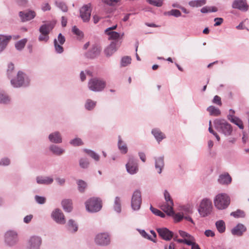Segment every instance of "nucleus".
Listing matches in <instances>:
<instances>
[{
    "instance_id": "1",
    "label": "nucleus",
    "mask_w": 249,
    "mask_h": 249,
    "mask_svg": "<svg viewBox=\"0 0 249 249\" xmlns=\"http://www.w3.org/2000/svg\"><path fill=\"white\" fill-rule=\"evenodd\" d=\"M213 124L214 128L218 132L224 134L225 136L231 135L232 126L225 120L216 119L213 121Z\"/></svg>"
},
{
    "instance_id": "2",
    "label": "nucleus",
    "mask_w": 249,
    "mask_h": 249,
    "mask_svg": "<svg viewBox=\"0 0 249 249\" xmlns=\"http://www.w3.org/2000/svg\"><path fill=\"white\" fill-rule=\"evenodd\" d=\"M56 24V21L52 20L47 22L42 25L39 29L40 33L38 39L39 41L47 42L49 39V34L53 29Z\"/></svg>"
},
{
    "instance_id": "3",
    "label": "nucleus",
    "mask_w": 249,
    "mask_h": 249,
    "mask_svg": "<svg viewBox=\"0 0 249 249\" xmlns=\"http://www.w3.org/2000/svg\"><path fill=\"white\" fill-rule=\"evenodd\" d=\"M231 199L228 195L224 193L217 195L214 198L213 203L216 208L222 210L228 208Z\"/></svg>"
},
{
    "instance_id": "4",
    "label": "nucleus",
    "mask_w": 249,
    "mask_h": 249,
    "mask_svg": "<svg viewBox=\"0 0 249 249\" xmlns=\"http://www.w3.org/2000/svg\"><path fill=\"white\" fill-rule=\"evenodd\" d=\"M30 81L29 77L21 71L18 72L15 78H11V84L15 88L27 87L29 85Z\"/></svg>"
},
{
    "instance_id": "5",
    "label": "nucleus",
    "mask_w": 249,
    "mask_h": 249,
    "mask_svg": "<svg viewBox=\"0 0 249 249\" xmlns=\"http://www.w3.org/2000/svg\"><path fill=\"white\" fill-rule=\"evenodd\" d=\"M212 207V201L208 198H204L200 203L198 211L202 217H206L210 214Z\"/></svg>"
},
{
    "instance_id": "6",
    "label": "nucleus",
    "mask_w": 249,
    "mask_h": 249,
    "mask_svg": "<svg viewBox=\"0 0 249 249\" xmlns=\"http://www.w3.org/2000/svg\"><path fill=\"white\" fill-rule=\"evenodd\" d=\"M102 207V201L98 198H91L86 202V209L89 212H97L101 210Z\"/></svg>"
},
{
    "instance_id": "7",
    "label": "nucleus",
    "mask_w": 249,
    "mask_h": 249,
    "mask_svg": "<svg viewBox=\"0 0 249 249\" xmlns=\"http://www.w3.org/2000/svg\"><path fill=\"white\" fill-rule=\"evenodd\" d=\"M106 85V83L105 81L97 78L91 79L88 83L89 89L94 92L102 91L105 88Z\"/></svg>"
},
{
    "instance_id": "8",
    "label": "nucleus",
    "mask_w": 249,
    "mask_h": 249,
    "mask_svg": "<svg viewBox=\"0 0 249 249\" xmlns=\"http://www.w3.org/2000/svg\"><path fill=\"white\" fill-rule=\"evenodd\" d=\"M18 241L17 232L15 231L10 230L6 231L4 234V242L9 247H13Z\"/></svg>"
},
{
    "instance_id": "9",
    "label": "nucleus",
    "mask_w": 249,
    "mask_h": 249,
    "mask_svg": "<svg viewBox=\"0 0 249 249\" xmlns=\"http://www.w3.org/2000/svg\"><path fill=\"white\" fill-rule=\"evenodd\" d=\"M142 203L141 193L139 190H136L134 192L131 202L132 209L134 211H138L140 209Z\"/></svg>"
},
{
    "instance_id": "10",
    "label": "nucleus",
    "mask_w": 249,
    "mask_h": 249,
    "mask_svg": "<svg viewBox=\"0 0 249 249\" xmlns=\"http://www.w3.org/2000/svg\"><path fill=\"white\" fill-rule=\"evenodd\" d=\"M91 4L89 3L83 5L80 9V17L84 22L89 21L91 16Z\"/></svg>"
},
{
    "instance_id": "11",
    "label": "nucleus",
    "mask_w": 249,
    "mask_h": 249,
    "mask_svg": "<svg viewBox=\"0 0 249 249\" xmlns=\"http://www.w3.org/2000/svg\"><path fill=\"white\" fill-rule=\"evenodd\" d=\"M51 217L57 224L64 225L66 223V219L62 211L58 209H55L51 213Z\"/></svg>"
},
{
    "instance_id": "12",
    "label": "nucleus",
    "mask_w": 249,
    "mask_h": 249,
    "mask_svg": "<svg viewBox=\"0 0 249 249\" xmlns=\"http://www.w3.org/2000/svg\"><path fill=\"white\" fill-rule=\"evenodd\" d=\"M94 241L97 245L107 246L110 243V237L107 233H100L96 235Z\"/></svg>"
},
{
    "instance_id": "13",
    "label": "nucleus",
    "mask_w": 249,
    "mask_h": 249,
    "mask_svg": "<svg viewBox=\"0 0 249 249\" xmlns=\"http://www.w3.org/2000/svg\"><path fill=\"white\" fill-rule=\"evenodd\" d=\"M42 238L38 236H31L27 243V249H40Z\"/></svg>"
},
{
    "instance_id": "14",
    "label": "nucleus",
    "mask_w": 249,
    "mask_h": 249,
    "mask_svg": "<svg viewBox=\"0 0 249 249\" xmlns=\"http://www.w3.org/2000/svg\"><path fill=\"white\" fill-rule=\"evenodd\" d=\"M156 231L160 237L165 241H170L174 236V232L166 228H157Z\"/></svg>"
},
{
    "instance_id": "15",
    "label": "nucleus",
    "mask_w": 249,
    "mask_h": 249,
    "mask_svg": "<svg viewBox=\"0 0 249 249\" xmlns=\"http://www.w3.org/2000/svg\"><path fill=\"white\" fill-rule=\"evenodd\" d=\"M126 170L131 175L136 174L138 171V161L133 157H130L125 165Z\"/></svg>"
},
{
    "instance_id": "16",
    "label": "nucleus",
    "mask_w": 249,
    "mask_h": 249,
    "mask_svg": "<svg viewBox=\"0 0 249 249\" xmlns=\"http://www.w3.org/2000/svg\"><path fill=\"white\" fill-rule=\"evenodd\" d=\"M36 16L35 12L32 10L20 11L19 12V16L22 22L30 20L33 19Z\"/></svg>"
},
{
    "instance_id": "17",
    "label": "nucleus",
    "mask_w": 249,
    "mask_h": 249,
    "mask_svg": "<svg viewBox=\"0 0 249 249\" xmlns=\"http://www.w3.org/2000/svg\"><path fill=\"white\" fill-rule=\"evenodd\" d=\"M232 7L240 10L246 11L248 10V4L246 0H234L232 4Z\"/></svg>"
},
{
    "instance_id": "18",
    "label": "nucleus",
    "mask_w": 249,
    "mask_h": 249,
    "mask_svg": "<svg viewBox=\"0 0 249 249\" xmlns=\"http://www.w3.org/2000/svg\"><path fill=\"white\" fill-rule=\"evenodd\" d=\"M164 196L166 203L168 204L167 207L170 209V211L169 213H167V215H173L174 214V211L173 210L174 202L169 193L167 190L164 191Z\"/></svg>"
},
{
    "instance_id": "19",
    "label": "nucleus",
    "mask_w": 249,
    "mask_h": 249,
    "mask_svg": "<svg viewBox=\"0 0 249 249\" xmlns=\"http://www.w3.org/2000/svg\"><path fill=\"white\" fill-rule=\"evenodd\" d=\"M246 230L247 228L243 224L239 223L231 230V232L234 236H241Z\"/></svg>"
},
{
    "instance_id": "20",
    "label": "nucleus",
    "mask_w": 249,
    "mask_h": 249,
    "mask_svg": "<svg viewBox=\"0 0 249 249\" xmlns=\"http://www.w3.org/2000/svg\"><path fill=\"white\" fill-rule=\"evenodd\" d=\"M101 52L100 48L97 45H93L92 48L86 53L87 57L89 58H94L98 56Z\"/></svg>"
},
{
    "instance_id": "21",
    "label": "nucleus",
    "mask_w": 249,
    "mask_h": 249,
    "mask_svg": "<svg viewBox=\"0 0 249 249\" xmlns=\"http://www.w3.org/2000/svg\"><path fill=\"white\" fill-rule=\"evenodd\" d=\"M164 166V157L155 158V167L159 174H160Z\"/></svg>"
},
{
    "instance_id": "22",
    "label": "nucleus",
    "mask_w": 249,
    "mask_h": 249,
    "mask_svg": "<svg viewBox=\"0 0 249 249\" xmlns=\"http://www.w3.org/2000/svg\"><path fill=\"white\" fill-rule=\"evenodd\" d=\"M48 138L51 142L54 143H60L62 141L61 134L58 131L51 133Z\"/></svg>"
},
{
    "instance_id": "23",
    "label": "nucleus",
    "mask_w": 249,
    "mask_h": 249,
    "mask_svg": "<svg viewBox=\"0 0 249 249\" xmlns=\"http://www.w3.org/2000/svg\"><path fill=\"white\" fill-rule=\"evenodd\" d=\"M11 38V36L0 35V53L6 48Z\"/></svg>"
},
{
    "instance_id": "24",
    "label": "nucleus",
    "mask_w": 249,
    "mask_h": 249,
    "mask_svg": "<svg viewBox=\"0 0 249 249\" xmlns=\"http://www.w3.org/2000/svg\"><path fill=\"white\" fill-rule=\"evenodd\" d=\"M117 42L116 41L111 42L110 45L108 46L105 50L104 52L105 54L107 56H111L117 51Z\"/></svg>"
},
{
    "instance_id": "25",
    "label": "nucleus",
    "mask_w": 249,
    "mask_h": 249,
    "mask_svg": "<svg viewBox=\"0 0 249 249\" xmlns=\"http://www.w3.org/2000/svg\"><path fill=\"white\" fill-rule=\"evenodd\" d=\"M36 182L39 184L49 185L53 182L52 178L49 177L37 176L36 178Z\"/></svg>"
},
{
    "instance_id": "26",
    "label": "nucleus",
    "mask_w": 249,
    "mask_h": 249,
    "mask_svg": "<svg viewBox=\"0 0 249 249\" xmlns=\"http://www.w3.org/2000/svg\"><path fill=\"white\" fill-rule=\"evenodd\" d=\"M228 119L232 123L236 124L239 128L243 129L244 125L242 121L238 117L234 116L233 114H229Z\"/></svg>"
},
{
    "instance_id": "27",
    "label": "nucleus",
    "mask_w": 249,
    "mask_h": 249,
    "mask_svg": "<svg viewBox=\"0 0 249 249\" xmlns=\"http://www.w3.org/2000/svg\"><path fill=\"white\" fill-rule=\"evenodd\" d=\"M218 181L221 184H229L231 182V178L228 173L220 175Z\"/></svg>"
},
{
    "instance_id": "28",
    "label": "nucleus",
    "mask_w": 249,
    "mask_h": 249,
    "mask_svg": "<svg viewBox=\"0 0 249 249\" xmlns=\"http://www.w3.org/2000/svg\"><path fill=\"white\" fill-rule=\"evenodd\" d=\"M62 206L65 212H71L72 210V202L70 199H64L61 202Z\"/></svg>"
},
{
    "instance_id": "29",
    "label": "nucleus",
    "mask_w": 249,
    "mask_h": 249,
    "mask_svg": "<svg viewBox=\"0 0 249 249\" xmlns=\"http://www.w3.org/2000/svg\"><path fill=\"white\" fill-rule=\"evenodd\" d=\"M152 133L159 143L165 138V135L159 129H153Z\"/></svg>"
},
{
    "instance_id": "30",
    "label": "nucleus",
    "mask_w": 249,
    "mask_h": 249,
    "mask_svg": "<svg viewBox=\"0 0 249 249\" xmlns=\"http://www.w3.org/2000/svg\"><path fill=\"white\" fill-rule=\"evenodd\" d=\"M49 149L53 154L57 156L61 155L65 152V150L64 149L54 144L51 145L49 147Z\"/></svg>"
},
{
    "instance_id": "31",
    "label": "nucleus",
    "mask_w": 249,
    "mask_h": 249,
    "mask_svg": "<svg viewBox=\"0 0 249 249\" xmlns=\"http://www.w3.org/2000/svg\"><path fill=\"white\" fill-rule=\"evenodd\" d=\"M118 139V146L119 150L121 151L122 153L126 154L128 150L126 144L123 142L120 136H119Z\"/></svg>"
},
{
    "instance_id": "32",
    "label": "nucleus",
    "mask_w": 249,
    "mask_h": 249,
    "mask_svg": "<svg viewBox=\"0 0 249 249\" xmlns=\"http://www.w3.org/2000/svg\"><path fill=\"white\" fill-rule=\"evenodd\" d=\"M68 229L70 231L75 232L78 230V225L72 219H70L67 224Z\"/></svg>"
},
{
    "instance_id": "33",
    "label": "nucleus",
    "mask_w": 249,
    "mask_h": 249,
    "mask_svg": "<svg viewBox=\"0 0 249 249\" xmlns=\"http://www.w3.org/2000/svg\"><path fill=\"white\" fill-rule=\"evenodd\" d=\"M96 102L88 99L86 101L85 107L88 110H92L95 107Z\"/></svg>"
},
{
    "instance_id": "34",
    "label": "nucleus",
    "mask_w": 249,
    "mask_h": 249,
    "mask_svg": "<svg viewBox=\"0 0 249 249\" xmlns=\"http://www.w3.org/2000/svg\"><path fill=\"white\" fill-rule=\"evenodd\" d=\"M80 167L82 169H87L89 165V161L87 158H81L79 160Z\"/></svg>"
},
{
    "instance_id": "35",
    "label": "nucleus",
    "mask_w": 249,
    "mask_h": 249,
    "mask_svg": "<svg viewBox=\"0 0 249 249\" xmlns=\"http://www.w3.org/2000/svg\"><path fill=\"white\" fill-rule=\"evenodd\" d=\"M207 110L209 111L210 114L212 116H218L221 114L220 110L218 108L213 106L209 107L207 108Z\"/></svg>"
},
{
    "instance_id": "36",
    "label": "nucleus",
    "mask_w": 249,
    "mask_h": 249,
    "mask_svg": "<svg viewBox=\"0 0 249 249\" xmlns=\"http://www.w3.org/2000/svg\"><path fill=\"white\" fill-rule=\"evenodd\" d=\"M113 208L115 211L118 213L121 212V199L119 196H116L114 200Z\"/></svg>"
},
{
    "instance_id": "37",
    "label": "nucleus",
    "mask_w": 249,
    "mask_h": 249,
    "mask_svg": "<svg viewBox=\"0 0 249 249\" xmlns=\"http://www.w3.org/2000/svg\"><path fill=\"white\" fill-rule=\"evenodd\" d=\"M215 226L217 230L220 233H223L225 231V224L223 220H218L216 221Z\"/></svg>"
},
{
    "instance_id": "38",
    "label": "nucleus",
    "mask_w": 249,
    "mask_h": 249,
    "mask_svg": "<svg viewBox=\"0 0 249 249\" xmlns=\"http://www.w3.org/2000/svg\"><path fill=\"white\" fill-rule=\"evenodd\" d=\"M107 35L109 36L108 39L114 40V41L117 42V44H118V39L120 37V34L117 32H110L107 33H106Z\"/></svg>"
},
{
    "instance_id": "39",
    "label": "nucleus",
    "mask_w": 249,
    "mask_h": 249,
    "mask_svg": "<svg viewBox=\"0 0 249 249\" xmlns=\"http://www.w3.org/2000/svg\"><path fill=\"white\" fill-rule=\"evenodd\" d=\"M84 151L95 161L99 160L100 156L94 151L87 149H84Z\"/></svg>"
},
{
    "instance_id": "40",
    "label": "nucleus",
    "mask_w": 249,
    "mask_h": 249,
    "mask_svg": "<svg viewBox=\"0 0 249 249\" xmlns=\"http://www.w3.org/2000/svg\"><path fill=\"white\" fill-rule=\"evenodd\" d=\"M53 44L55 52L56 53L61 54L63 53L64 48L62 46V45L58 43V41H57V39L56 38H55L53 40Z\"/></svg>"
},
{
    "instance_id": "41",
    "label": "nucleus",
    "mask_w": 249,
    "mask_h": 249,
    "mask_svg": "<svg viewBox=\"0 0 249 249\" xmlns=\"http://www.w3.org/2000/svg\"><path fill=\"white\" fill-rule=\"evenodd\" d=\"M217 10V8L215 6H204L201 9L200 12L205 14L210 12H216Z\"/></svg>"
},
{
    "instance_id": "42",
    "label": "nucleus",
    "mask_w": 249,
    "mask_h": 249,
    "mask_svg": "<svg viewBox=\"0 0 249 249\" xmlns=\"http://www.w3.org/2000/svg\"><path fill=\"white\" fill-rule=\"evenodd\" d=\"M231 215L235 218H244L245 217L246 214L243 211L238 209L235 212H231Z\"/></svg>"
},
{
    "instance_id": "43",
    "label": "nucleus",
    "mask_w": 249,
    "mask_h": 249,
    "mask_svg": "<svg viewBox=\"0 0 249 249\" xmlns=\"http://www.w3.org/2000/svg\"><path fill=\"white\" fill-rule=\"evenodd\" d=\"M27 41V40L26 38L22 39L18 41L15 44L16 48L18 51L22 50L24 48Z\"/></svg>"
},
{
    "instance_id": "44",
    "label": "nucleus",
    "mask_w": 249,
    "mask_h": 249,
    "mask_svg": "<svg viewBox=\"0 0 249 249\" xmlns=\"http://www.w3.org/2000/svg\"><path fill=\"white\" fill-rule=\"evenodd\" d=\"M55 5L61 9L63 12H66L68 11V7L66 4L63 1H56L55 2Z\"/></svg>"
},
{
    "instance_id": "45",
    "label": "nucleus",
    "mask_w": 249,
    "mask_h": 249,
    "mask_svg": "<svg viewBox=\"0 0 249 249\" xmlns=\"http://www.w3.org/2000/svg\"><path fill=\"white\" fill-rule=\"evenodd\" d=\"M78 190L80 192H84L87 187V183L83 180L79 179L77 181Z\"/></svg>"
},
{
    "instance_id": "46",
    "label": "nucleus",
    "mask_w": 249,
    "mask_h": 249,
    "mask_svg": "<svg viewBox=\"0 0 249 249\" xmlns=\"http://www.w3.org/2000/svg\"><path fill=\"white\" fill-rule=\"evenodd\" d=\"M10 99L9 97L0 91V103L8 104L10 102Z\"/></svg>"
},
{
    "instance_id": "47",
    "label": "nucleus",
    "mask_w": 249,
    "mask_h": 249,
    "mask_svg": "<svg viewBox=\"0 0 249 249\" xmlns=\"http://www.w3.org/2000/svg\"><path fill=\"white\" fill-rule=\"evenodd\" d=\"M150 209L152 213L157 216H159L160 217L164 218L165 217V214L161 212L160 210L154 208L151 205L150 206Z\"/></svg>"
},
{
    "instance_id": "48",
    "label": "nucleus",
    "mask_w": 249,
    "mask_h": 249,
    "mask_svg": "<svg viewBox=\"0 0 249 249\" xmlns=\"http://www.w3.org/2000/svg\"><path fill=\"white\" fill-rule=\"evenodd\" d=\"M139 231L141 235L144 238L149 239L153 241L154 243L156 242V240L155 239H153L150 235L145 232L144 230H139Z\"/></svg>"
},
{
    "instance_id": "49",
    "label": "nucleus",
    "mask_w": 249,
    "mask_h": 249,
    "mask_svg": "<svg viewBox=\"0 0 249 249\" xmlns=\"http://www.w3.org/2000/svg\"><path fill=\"white\" fill-rule=\"evenodd\" d=\"M131 58L130 56L123 57L121 59V64L122 67H125L131 63Z\"/></svg>"
},
{
    "instance_id": "50",
    "label": "nucleus",
    "mask_w": 249,
    "mask_h": 249,
    "mask_svg": "<svg viewBox=\"0 0 249 249\" xmlns=\"http://www.w3.org/2000/svg\"><path fill=\"white\" fill-rule=\"evenodd\" d=\"M14 65L13 63H10L8 64V69L7 70V76L9 79H11L13 76V73L14 72Z\"/></svg>"
},
{
    "instance_id": "51",
    "label": "nucleus",
    "mask_w": 249,
    "mask_h": 249,
    "mask_svg": "<svg viewBox=\"0 0 249 249\" xmlns=\"http://www.w3.org/2000/svg\"><path fill=\"white\" fill-rule=\"evenodd\" d=\"M146 1L151 5L160 7L163 4V0H146Z\"/></svg>"
},
{
    "instance_id": "52",
    "label": "nucleus",
    "mask_w": 249,
    "mask_h": 249,
    "mask_svg": "<svg viewBox=\"0 0 249 249\" xmlns=\"http://www.w3.org/2000/svg\"><path fill=\"white\" fill-rule=\"evenodd\" d=\"M35 200L36 202L39 204H44L46 202V198L44 196L36 195L35 196Z\"/></svg>"
},
{
    "instance_id": "53",
    "label": "nucleus",
    "mask_w": 249,
    "mask_h": 249,
    "mask_svg": "<svg viewBox=\"0 0 249 249\" xmlns=\"http://www.w3.org/2000/svg\"><path fill=\"white\" fill-rule=\"evenodd\" d=\"M70 143L74 146L82 145L83 144L81 139L78 138L71 140L70 142Z\"/></svg>"
},
{
    "instance_id": "54",
    "label": "nucleus",
    "mask_w": 249,
    "mask_h": 249,
    "mask_svg": "<svg viewBox=\"0 0 249 249\" xmlns=\"http://www.w3.org/2000/svg\"><path fill=\"white\" fill-rule=\"evenodd\" d=\"M72 32L77 36L80 37H83L84 34L80 31L76 26H74L72 28Z\"/></svg>"
},
{
    "instance_id": "55",
    "label": "nucleus",
    "mask_w": 249,
    "mask_h": 249,
    "mask_svg": "<svg viewBox=\"0 0 249 249\" xmlns=\"http://www.w3.org/2000/svg\"><path fill=\"white\" fill-rule=\"evenodd\" d=\"M168 14L169 15L173 16L177 18L181 16V14L180 11L177 9H172L168 12Z\"/></svg>"
},
{
    "instance_id": "56",
    "label": "nucleus",
    "mask_w": 249,
    "mask_h": 249,
    "mask_svg": "<svg viewBox=\"0 0 249 249\" xmlns=\"http://www.w3.org/2000/svg\"><path fill=\"white\" fill-rule=\"evenodd\" d=\"M103 2L109 5L114 6L118 2H120L121 0H102Z\"/></svg>"
},
{
    "instance_id": "57",
    "label": "nucleus",
    "mask_w": 249,
    "mask_h": 249,
    "mask_svg": "<svg viewBox=\"0 0 249 249\" xmlns=\"http://www.w3.org/2000/svg\"><path fill=\"white\" fill-rule=\"evenodd\" d=\"M57 41L58 43L63 45L65 42L66 39L65 36L61 33H60L58 36Z\"/></svg>"
},
{
    "instance_id": "58",
    "label": "nucleus",
    "mask_w": 249,
    "mask_h": 249,
    "mask_svg": "<svg viewBox=\"0 0 249 249\" xmlns=\"http://www.w3.org/2000/svg\"><path fill=\"white\" fill-rule=\"evenodd\" d=\"M15 2L20 6L25 7L28 2V0H15Z\"/></svg>"
},
{
    "instance_id": "59",
    "label": "nucleus",
    "mask_w": 249,
    "mask_h": 249,
    "mask_svg": "<svg viewBox=\"0 0 249 249\" xmlns=\"http://www.w3.org/2000/svg\"><path fill=\"white\" fill-rule=\"evenodd\" d=\"M10 163V160L7 158H4L1 159L0 160V165L7 166Z\"/></svg>"
},
{
    "instance_id": "60",
    "label": "nucleus",
    "mask_w": 249,
    "mask_h": 249,
    "mask_svg": "<svg viewBox=\"0 0 249 249\" xmlns=\"http://www.w3.org/2000/svg\"><path fill=\"white\" fill-rule=\"evenodd\" d=\"M172 216H174V219L176 222H179L184 218L183 215L179 213H174Z\"/></svg>"
},
{
    "instance_id": "61",
    "label": "nucleus",
    "mask_w": 249,
    "mask_h": 249,
    "mask_svg": "<svg viewBox=\"0 0 249 249\" xmlns=\"http://www.w3.org/2000/svg\"><path fill=\"white\" fill-rule=\"evenodd\" d=\"M213 102L214 104H217V105H219V106H221V105H222L221 98L219 96H218V95H215L214 97L213 100Z\"/></svg>"
},
{
    "instance_id": "62",
    "label": "nucleus",
    "mask_w": 249,
    "mask_h": 249,
    "mask_svg": "<svg viewBox=\"0 0 249 249\" xmlns=\"http://www.w3.org/2000/svg\"><path fill=\"white\" fill-rule=\"evenodd\" d=\"M215 23L214 26H218L220 25L223 22V19L221 18H216L214 19Z\"/></svg>"
},
{
    "instance_id": "63",
    "label": "nucleus",
    "mask_w": 249,
    "mask_h": 249,
    "mask_svg": "<svg viewBox=\"0 0 249 249\" xmlns=\"http://www.w3.org/2000/svg\"><path fill=\"white\" fill-rule=\"evenodd\" d=\"M51 9V6L48 3H43L42 5L41 9L43 11H50Z\"/></svg>"
},
{
    "instance_id": "64",
    "label": "nucleus",
    "mask_w": 249,
    "mask_h": 249,
    "mask_svg": "<svg viewBox=\"0 0 249 249\" xmlns=\"http://www.w3.org/2000/svg\"><path fill=\"white\" fill-rule=\"evenodd\" d=\"M178 232L180 235L182 237H188L189 238H193V237L190 234L184 231L180 230Z\"/></svg>"
}]
</instances>
